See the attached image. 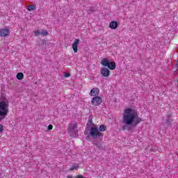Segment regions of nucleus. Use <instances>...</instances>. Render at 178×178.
<instances>
[{
	"label": "nucleus",
	"mask_w": 178,
	"mask_h": 178,
	"mask_svg": "<svg viewBox=\"0 0 178 178\" xmlns=\"http://www.w3.org/2000/svg\"><path fill=\"white\" fill-rule=\"evenodd\" d=\"M122 122L125 125L122 127V130L131 131L133 127H136L143 122V118L138 116V113L134 108H127L123 113Z\"/></svg>",
	"instance_id": "f257e3e1"
},
{
	"label": "nucleus",
	"mask_w": 178,
	"mask_h": 178,
	"mask_svg": "<svg viewBox=\"0 0 178 178\" xmlns=\"http://www.w3.org/2000/svg\"><path fill=\"white\" fill-rule=\"evenodd\" d=\"M106 131V126L102 124L98 127L94 126L90 127V131L89 133V137H91V138H93L94 140L99 139L100 140H102V138H104V134L101 133L102 131Z\"/></svg>",
	"instance_id": "f03ea898"
},
{
	"label": "nucleus",
	"mask_w": 178,
	"mask_h": 178,
	"mask_svg": "<svg viewBox=\"0 0 178 178\" xmlns=\"http://www.w3.org/2000/svg\"><path fill=\"white\" fill-rule=\"evenodd\" d=\"M9 112V101L4 99L0 101V122L8 116Z\"/></svg>",
	"instance_id": "7ed1b4c3"
},
{
	"label": "nucleus",
	"mask_w": 178,
	"mask_h": 178,
	"mask_svg": "<svg viewBox=\"0 0 178 178\" xmlns=\"http://www.w3.org/2000/svg\"><path fill=\"white\" fill-rule=\"evenodd\" d=\"M101 65L104 67H108L109 70H115L116 69V63L113 61H109V59L104 58L101 61Z\"/></svg>",
	"instance_id": "20e7f679"
},
{
	"label": "nucleus",
	"mask_w": 178,
	"mask_h": 178,
	"mask_svg": "<svg viewBox=\"0 0 178 178\" xmlns=\"http://www.w3.org/2000/svg\"><path fill=\"white\" fill-rule=\"evenodd\" d=\"M91 124H92V126H95V124H94V123H92V118L91 116L89 117L88 118V121L86 124V127L85 129V131H84V134L87 136V140H88V138H90L89 134H90V131H91V128L90 127V126H91Z\"/></svg>",
	"instance_id": "39448f33"
},
{
	"label": "nucleus",
	"mask_w": 178,
	"mask_h": 178,
	"mask_svg": "<svg viewBox=\"0 0 178 178\" xmlns=\"http://www.w3.org/2000/svg\"><path fill=\"white\" fill-rule=\"evenodd\" d=\"M91 104L95 106H99L102 104V98L99 96H95L91 100Z\"/></svg>",
	"instance_id": "423d86ee"
},
{
	"label": "nucleus",
	"mask_w": 178,
	"mask_h": 178,
	"mask_svg": "<svg viewBox=\"0 0 178 178\" xmlns=\"http://www.w3.org/2000/svg\"><path fill=\"white\" fill-rule=\"evenodd\" d=\"M100 73L102 76H103V77H109L111 74V71L106 67H103L101 69Z\"/></svg>",
	"instance_id": "0eeeda50"
},
{
	"label": "nucleus",
	"mask_w": 178,
	"mask_h": 178,
	"mask_svg": "<svg viewBox=\"0 0 178 178\" xmlns=\"http://www.w3.org/2000/svg\"><path fill=\"white\" fill-rule=\"evenodd\" d=\"M80 44V40L76 38L74 40V43L72 44V49L74 52V54L77 53L79 51V44Z\"/></svg>",
	"instance_id": "6e6552de"
},
{
	"label": "nucleus",
	"mask_w": 178,
	"mask_h": 178,
	"mask_svg": "<svg viewBox=\"0 0 178 178\" xmlns=\"http://www.w3.org/2000/svg\"><path fill=\"white\" fill-rule=\"evenodd\" d=\"M10 34L9 29L3 28L0 29V37H8Z\"/></svg>",
	"instance_id": "1a4fd4ad"
},
{
	"label": "nucleus",
	"mask_w": 178,
	"mask_h": 178,
	"mask_svg": "<svg viewBox=\"0 0 178 178\" xmlns=\"http://www.w3.org/2000/svg\"><path fill=\"white\" fill-rule=\"evenodd\" d=\"M173 120H172V115H166V120L163 123L164 126H167V127H170V126H172V122Z\"/></svg>",
	"instance_id": "9d476101"
},
{
	"label": "nucleus",
	"mask_w": 178,
	"mask_h": 178,
	"mask_svg": "<svg viewBox=\"0 0 178 178\" xmlns=\"http://www.w3.org/2000/svg\"><path fill=\"white\" fill-rule=\"evenodd\" d=\"M99 95V88H94L90 90V97H98Z\"/></svg>",
	"instance_id": "9b49d317"
},
{
	"label": "nucleus",
	"mask_w": 178,
	"mask_h": 178,
	"mask_svg": "<svg viewBox=\"0 0 178 178\" xmlns=\"http://www.w3.org/2000/svg\"><path fill=\"white\" fill-rule=\"evenodd\" d=\"M93 145H95L99 149H105V147L102 145V143L100 141H98L97 140H95L92 141Z\"/></svg>",
	"instance_id": "f8f14e48"
},
{
	"label": "nucleus",
	"mask_w": 178,
	"mask_h": 178,
	"mask_svg": "<svg viewBox=\"0 0 178 178\" xmlns=\"http://www.w3.org/2000/svg\"><path fill=\"white\" fill-rule=\"evenodd\" d=\"M119 24H118V22L116 21H112L110 24L109 27L111 29V30H116L118 29Z\"/></svg>",
	"instance_id": "ddd939ff"
},
{
	"label": "nucleus",
	"mask_w": 178,
	"mask_h": 178,
	"mask_svg": "<svg viewBox=\"0 0 178 178\" xmlns=\"http://www.w3.org/2000/svg\"><path fill=\"white\" fill-rule=\"evenodd\" d=\"M76 129H77V124L76 123L69 124L68 129L71 133H74V131H76Z\"/></svg>",
	"instance_id": "4468645a"
},
{
	"label": "nucleus",
	"mask_w": 178,
	"mask_h": 178,
	"mask_svg": "<svg viewBox=\"0 0 178 178\" xmlns=\"http://www.w3.org/2000/svg\"><path fill=\"white\" fill-rule=\"evenodd\" d=\"M38 47H45L47 45V40H40L38 41Z\"/></svg>",
	"instance_id": "2eb2a0df"
},
{
	"label": "nucleus",
	"mask_w": 178,
	"mask_h": 178,
	"mask_svg": "<svg viewBox=\"0 0 178 178\" xmlns=\"http://www.w3.org/2000/svg\"><path fill=\"white\" fill-rule=\"evenodd\" d=\"M24 78V74H23L22 72H18L17 74V80H23Z\"/></svg>",
	"instance_id": "dca6fc26"
},
{
	"label": "nucleus",
	"mask_w": 178,
	"mask_h": 178,
	"mask_svg": "<svg viewBox=\"0 0 178 178\" xmlns=\"http://www.w3.org/2000/svg\"><path fill=\"white\" fill-rule=\"evenodd\" d=\"M28 10L29 12H31V10H35V6H34V5H29L28 6Z\"/></svg>",
	"instance_id": "f3484780"
},
{
	"label": "nucleus",
	"mask_w": 178,
	"mask_h": 178,
	"mask_svg": "<svg viewBox=\"0 0 178 178\" xmlns=\"http://www.w3.org/2000/svg\"><path fill=\"white\" fill-rule=\"evenodd\" d=\"M79 164H74V165L72 166V168H70V170H74L79 169Z\"/></svg>",
	"instance_id": "a211bd4d"
},
{
	"label": "nucleus",
	"mask_w": 178,
	"mask_h": 178,
	"mask_svg": "<svg viewBox=\"0 0 178 178\" xmlns=\"http://www.w3.org/2000/svg\"><path fill=\"white\" fill-rule=\"evenodd\" d=\"M88 13L91 14L95 12V8H90V9L87 10Z\"/></svg>",
	"instance_id": "6ab92c4d"
},
{
	"label": "nucleus",
	"mask_w": 178,
	"mask_h": 178,
	"mask_svg": "<svg viewBox=\"0 0 178 178\" xmlns=\"http://www.w3.org/2000/svg\"><path fill=\"white\" fill-rule=\"evenodd\" d=\"M42 35H47L48 34V31L43 29L41 32Z\"/></svg>",
	"instance_id": "aec40b11"
},
{
	"label": "nucleus",
	"mask_w": 178,
	"mask_h": 178,
	"mask_svg": "<svg viewBox=\"0 0 178 178\" xmlns=\"http://www.w3.org/2000/svg\"><path fill=\"white\" fill-rule=\"evenodd\" d=\"M52 129H54V126L52 124H49L48 127H47V130H52Z\"/></svg>",
	"instance_id": "412c9836"
},
{
	"label": "nucleus",
	"mask_w": 178,
	"mask_h": 178,
	"mask_svg": "<svg viewBox=\"0 0 178 178\" xmlns=\"http://www.w3.org/2000/svg\"><path fill=\"white\" fill-rule=\"evenodd\" d=\"M3 131V125L0 124V133H2Z\"/></svg>",
	"instance_id": "4be33fe9"
},
{
	"label": "nucleus",
	"mask_w": 178,
	"mask_h": 178,
	"mask_svg": "<svg viewBox=\"0 0 178 178\" xmlns=\"http://www.w3.org/2000/svg\"><path fill=\"white\" fill-rule=\"evenodd\" d=\"M64 76H65V77H70V73H69V72L65 73L64 74Z\"/></svg>",
	"instance_id": "5701e85b"
},
{
	"label": "nucleus",
	"mask_w": 178,
	"mask_h": 178,
	"mask_svg": "<svg viewBox=\"0 0 178 178\" xmlns=\"http://www.w3.org/2000/svg\"><path fill=\"white\" fill-rule=\"evenodd\" d=\"M40 34H41V32H40L39 31H36L35 32V35H40Z\"/></svg>",
	"instance_id": "b1692460"
},
{
	"label": "nucleus",
	"mask_w": 178,
	"mask_h": 178,
	"mask_svg": "<svg viewBox=\"0 0 178 178\" xmlns=\"http://www.w3.org/2000/svg\"><path fill=\"white\" fill-rule=\"evenodd\" d=\"M75 178H84V176L79 175H77L76 177H75Z\"/></svg>",
	"instance_id": "393cba45"
},
{
	"label": "nucleus",
	"mask_w": 178,
	"mask_h": 178,
	"mask_svg": "<svg viewBox=\"0 0 178 178\" xmlns=\"http://www.w3.org/2000/svg\"><path fill=\"white\" fill-rule=\"evenodd\" d=\"M68 178H73L71 175L68 176Z\"/></svg>",
	"instance_id": "a878e982"
},
{
	"label": "nucleus",
	"mask_w": 178,
	"mask_h": 178,
	"mask_svg": "<svg viewBox=\"0 0 178 178\" xmlns=\"http://www.w3.org/2000/svg\"><path fill=\"white\" fill-rule=\"evenodd\" d=\"M150 151H153V149H150Z\"/></svg>",
	"instance_id": "bb28decb"
}]
</instances>
